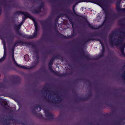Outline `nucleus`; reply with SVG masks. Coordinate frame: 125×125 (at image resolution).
<instances>
[{"mask_svg": "<svg viewBox=\"0 0 125 125\" xmlns=\"http://www.w3.org/2000/svg\"><path fill=\"white\" fill-rule=\"evenodd\" d=\"M21 13L25 17L24 18V20H25L26 19V17H29L34 22V26L35 27V31L34 34H33V35L32 36L29 37L27 35H24L23 36L25 38L31 39L32 38H33L36 37L37 34V32L38 30V27L37 26V23L35 21L33 17L31 16V15L29 14V13L27 12H22L21 11H17L15 12L16 14Z\"/></svg>", "mask_w": 125, "mask_h": 125, "instance_id": "obj_1", "label": "nucleus"}, {"mask_svg": "<svg viewBox=\"0 0 125 125\" xmlns=\"http://www.w3.org/2000/svg\"><path fill=\"white\" fill-rule=\"evenodd\" d=\"M13 59V61L14 62V63H15V65L17 66L20 67V68H22L23 69H30V68L28 67L27 66H23L20 65H19L16 62L15 60L14 57L13 56L12 57Z\"/></svg>", "mask_w": 125, "mask_h": 125, "instance_id": "obj_2", "label": "nucleus"}, {"mask_svg": "<svg viewBox=\"0 0 125 125\" xmlns=\"http://www.w3.org/2000/svg\"><path fill=\"white\" fill-rule=\"evenodd\" d=\"M123 41L122 38L120 37H119L118 38V41L115 43V45L116 46L120 45L122 43Z\"/></svg>", "mask_w": 125, "mask_h": 125, "instance_id": "obj_3", "label": "nucleus"}, {"mask_svg": "<svg viewBox=\"0 0 125 125\" xmlns=\"http://www.w3.org/2000/svg\"><path fill=\"white\" fill-rule=\"evenodd\" d=\"M53 61L52 59H51L49 62V69L52 71H53L52 67V66L53 64Z\"/></svg>", "mask_w": 125, "mask_h": 125, "instance_id": "obj_4", "label": "nucleus"}, {"mask_svg": "<svg viewBox=\"0 0 125 125\" xmlns=\"http://www.w3.org/2000/svg\"><path fill=\"white\" fill-rule=\"evenodd\" d=\"M116 9L118 11H124L123 10L124 8L121 9L120 8V6L119 4V3H117L116 4Z\"/></svg>", "mask_w": 125, "mask_h": 125, "instance_id": "obj_5", "label": "nucleus"}, {"mask_svg": "<svg viewBox=\"0 0 125 125\" xmlns=\"http://www.w3.org/2000/svg\"><path fill=\"white\" fill-rule=\"evenodd\" d=\"M1 104L3 106L6 105L7 104V102L3 100H2V102H1Z\"/></svg>", "mask_w": 125, "mask_h": 125, "instance_id": "obj_6", "label": "nucleus"}, {"mask_svg": "<svg viewBox=\"0 0 125 125\" xmlns=\"http://www.w3.org/2000/svg\"><path fill=\"white\" fill-rule=\"evenodd\" d=\"M24 58L26 61H28L29 60V57L28 55H26L24 56Z\"/></svg>", "mask_w": 125, "mask_h": 125, "instance_id": "obj_7", "label": "nucleus"}, {"mask_svg": "<svg viewBox=\"0 0 125 125\" xmlns=\"http://www.w3.org/2000/svg\"><path fill=\"white\" fill-rule=\"evenodd\" d=\"M88 25L89 26L90 28H91L92 29H96L94 27V26L92 25L91 24L89 23H88Z\"/></svg>", "mask_w": 125, "mask_h": 125, "instance_id": "obj_8", "label": "nucleus"}, {"mask_svg": "<svg viewBox=\"0 0 125 125\" xmlns=\"http://www.w3.org/2000/svg\"><path fill=\"white\" fill-rule=\"evenodd\" d=\"M121 51L122 53V54L125 57V54L124 52V48H121Z\"/></svg>", "mask_w": 125, "mask_h": 125, "instance_id": "obj_9", "label": "nucleus"}, {"mask_svg": "<svg viewBox=\"0 0 125 125\" xmlns=\"http://www.w3.org/2000/svg\"><path fill=\"white\" fill-rule=\"evenodd\" d=\"M100 43L102 47V51L104 52V48L103 43L101 41H100Z\"/></svg>", "mask_w": 125, "mask_h": 125, "instance_id": "obj_10", "label": "nucleus"}, {"mask_svg": "<svg viewBox=\"0 0 125 125\" xmlns=\"http://www.w3.org/2000/svg\"><path fill=\"white\" fill-rule=\"evenodd\" d=\"M5 58V57H4V56L2 58L0 59V62H2L4 60Z\"/></svg>", "mask_w": 125, "mask_h": 125, "instance_id": "obj_11", "label": "nucleus"}, {"mask_svg": "<svg viewBox=\"0 0 125 125\" xmlns=\"http://www.w3.org/2000/svg\"><path fill=\"white\" fill-rule=\"evenodd\" d=\"M110 45L111 46H113V42L112 41H110Z\"/></svg>", "mask_w": 125, "mask_h": 125, "instance_id": "obj_12", "label": "nucleus"}, {"mask_svg": "<svg viewBox=\"0 0 125 125\" xmlns=\"http://www.w3.org/2000/svg\"><path fill=\"white\" fill-rule=\"evenodd\" d=\"M55 74H56V75H58V76H61L60 75V74H59V73H58V72H55Z\"/></svg>", "mask_w": 125, "mask_h": 125, "instance_id": "obj_13", "label": "nucleus"}, {"mask_svg": "<svg viewBox=\"0 0 125 125\" xmlns=\"http://www.w3.org/2000/svg\"><path fill=\"white\" fill-rule=\"evenodd\" d=\"M73 11L74 13V14H76L75 12V10H74V8H73Z\"/></svg>", "mask_w": 125, "mask_h": 125, "instance_id": "obj_14", "label": "nucleus"}, {"mask_svg": "<svg viewBox=\"0 0 125 125\" xmlns=\"http://www.w3.org/2000/svg\"><path fill=\"white\" fill-rule=\"evenodd\" d=\"M18 34H19V35H21V34L19 32H18Z\"/></svg>", "mask_w": 125, "mask_h": 125, "instance_id": "obj_15", "label": "nucleus"}, {"mask_svg": "<svg viewBox=\"0 0 125 125\" xmlns=\"http://www.w3.org/2000/svg\"><path fill=\"white\" fill-rule=\"evenodd\" d=\"M21 25V24H20L19 25V26H18V28H19V27H20Z\"/></svg>", "mask_w": 125, "mask_h": 125, "instance_id": "obj_16", "label": "nucleus"}, {"mask_svg": "<svg viewBox=\"0 0 125 125\" xmlns=\"http://www.w3.org/2000/svg\"><path fill=\"white\" fill-rule=\"evenodd\" d=\"M124 10H123L125 11V8H124L123 9Z\"/></svg>", "mask_w": 125, "mask_h": 125, "instance_id": "obj_17", "label": "nucleus"}, {"mask_svg": "<svg viewBox=\"0 0 125 125\" xmlns=\"http://www.w3.org/2000/svg\"><path fill=\"white\" fill-rule=\"evenodd\" d=\"M40 117H42V115H40Z\"/></svg>", "mask_w": 125, "mask_h": 125, "instance_id": "obj_18", "label": "nucleus"}]
</instances>
